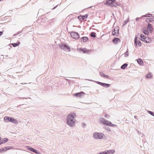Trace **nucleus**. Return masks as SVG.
<instances>
[{"instance_id": "nucleus-1", "label": "nucleus", "mask_w": 154, "mask_h": 154, "mask_svg": "<svg viewBox=\"0 0 154 154\" xmlns=\"http://www.w3.org/2000/svg\"><path fill=\"white\" fill-rule=\"evenodd\" d=\"M76 116L75 113H69L67 116L66 122L67 125L69 126L72 127L75 125V119L74 118Z\"/></svg>"}, {"instance_id": "nucleus-2", "label": "nucleus", "mask_w": 154, "mask_h": 154, "mask_svg": "<svg viewBox=\"0 0 154 154\" xmlns=\"http://www.w3.org/2000/svg\"><path fill=\"white\" fill-rule=\"evenodd\" d=\"M4 120L6 122H9L16 124H17L18 123L17 120L9 116H5L4 117Z\"/></svg>"}, {"instance_id": "nucleus-3", "label": "nucleus", "mask_w": 154, "mask_h": 154, "mask_svg": "<svg viewBox=\"0 0 154 154\" xmlns=\"http://www.w3.org/2000/svg\"><path fill=\"white\" fill-rule=\"evenodd\" d=\"M140 40L144 42L149 43L151 42V39L148 37L144 36L143 34H141L140 35Z\"/></svg>"}, {"instance_id": "nucleus-4", "label": "nucleus", "mask_w": 154, "mask_h": 154, "mask_svg": "<svg viewBox=\"0 0 154 154\" xmlns=\"http://www.w3.org/2000/svg\"><path fill=\"white\" fill-rule=\"evenodd\" d=\"M104 134L103 133H94L93 134V137L96 139H101L103 138Z\"/></svg>"}, {"instance_id": "nucleus-5", "label": "nucleus", "mask_w": 154, "mask_h": 154, "mask_svg": "<svg viewBox=\"0 0 154 154\" xmlns=\"http://www.w3.org/2000/svg\"><path fill=\"white\" fill-rule=\"evenodd\" d=\"M60 48L64 51L68 50L69 51H70V48L66 45L63 43H61L59 45Z\"/></svg>"}, {"instance_id": "nucleus-6", "label": "nucleus", "mask_w": 154, "mask_h": 154, "mask_svg": "<svg viewBox=\"0 0 154 154\" xmlns=\"http://www.w3.org/2000/svg\"><path fill=\"white\" fill-rule=\"evenodd\" d=\"M70 35L72 38L75 39H77L79 38V35L77 32H71Z\"/></svg>"}, {"instance_id": "nucleus-7", "label": "nucleus", "mask_w": 154, "mask_h": 154, "mask_svg": "<svg viewBox=\"0 0 154 154\" xmlns=\"http://www.w3.org/2000/svg\"><path fill=\"white\" fill-rule=\"evenodd\" d=\"M97 84L100 85L104 87L108 88L110 86V85L108 84L101 82L98 81H95Z\"/></svg>"}, {"instance_id": "nucleus-8", "label": "nucleus", "mask_w": 154, "mask_h": 154, "mask_svg": "<svg viewBox=\"0 0 154 154\" xmlns=\"http://www.w3.org/2000/svg\"><path fill=\"white\" fill-rule=\"evenodd\" d=\"M84 94V93L83 91H81L80 92L74 94V96H75L77 97H81L82 94Z\"/></svg>"}, {"instance_id": "nucleus-9", "label": "nucleus", "mask_w": 154, "mask_h": 154, "mask_svg": "<svg viewBox=\"0 0 154 154\" xmlns=\"http://www.w3.org/2000/svg\"><path fill=\"white\" fill-rule=\"evenodd\" d=\"M112 42L115 44H117L118 43L120 42V40L119 38H115L113 39Z\"/></svg>"}, {"instance_id": "nucleus-10", "label": "nucleus", "mask_w": 154, "mask_h": 154, "mask_svg": "<svg viewBox=\"0 0 154 154\" xmlns=\"http://www.w3.org/2000/svg\"><path fill=\"white\" fill-rule=\"evenodd\" d=\"M106 119L103 117H100L99 119L100 122L103 125L106 124L105 122L106 121Z\"/></svg>"}, {"instance_id": "nucleus-11", "label": "nucleus", "mask_w": 154, "mask_h": 154, "mask_svg": "<svg viewBox=\"0 0 154 154\" xmlns=\"http://www.w3.org/2000/svg\"><path fill=\"white\" fill-rule=\"evenodd\" d=\"M147 29L150 32H152L153 31V29L152 27V25L150 23H148L147 26Z\"/></svg>"}, {"instance_id": "nucleus-12", "label": "nucleus", "mask_w": 154, "mask_h": 154, "mask_svg": "<svg viewBox=\"0 0 154 154\" xmlns=\"http://www.w3.org/2000/svg\"><path fill=\"white\" fill-rule=\"evenodd\" d=\"M30 151L33 152L35 153L36 154H41V153L37 151L36 149L32 147L31 148Z\"/></svg>"}, {"instance_id": "nucleus-13", "label": "nucleus", "mask_w": 154, "mask_h": 154, "mask_svg": "<svg viewBox=\"0 0 154 154\" xmlns=\"http://www.w3.org/2000/svg\"><path fill=\"white\" fill-rule=\"evenodd\" d=\"M137 62L140 65L143 66V63L142 60L140 58H139L137 60Z\"/></svg>"}, {"instance_id": "nucleus-14", "label": "nucleus", "mask_w": 154, "mask_h": 154, "mask_svg": "<svg viewBox=\"0 0 154 154\" xmlns=\"http://www.w3.org/2000/svg\"><path fill=\"white\" fill-rule=\"evenodd\" d=\"M8 140V139L7 138H5L3 140H2L0 141V145L5 143Z\"/></svg>"}, {"instance_id": "nucleus-15", "label": "nucleus", "mask_w": 154, "mask_h": 154, "mask_svg": "<svg viewBox=\"0 0 154 154\" xmlns=\"http://www.w3.org/2000/svg\"><path fill=\"white\" fill-rule=\"evenodd\" d=\"M88 40V38L86 37H83L81 38V41L84 42H86Z\"/></svg>"}, {"instance_id": "nucleus-16", "label": "nucleus", "mask_w": 154, "mask_h": 154, "mask_svg": "<svg viewBox=\"0 0 154 154\" xmlns=\"http://www.w3.org/2000/svg\"><path fill=\"white\" fill-rule=\"evenodd\" d=\"M117 33V35L119 34V30L118 29H117L116 30L115 29H114V30L112 32V34L113 35H115Z\"/></svg>"}, {"instance_id": "nucleus-17", "label": "nucleus", "mask_w": 154, "mask_h": 154, "mask_svg": "<svg viewBox=\"0 0 154 154\" xmlns=\"http://www.w3.org/2000/svg\"><path fill=\"white\" fill-rule=\"evenodd\" d=\"M20 44V42H19L16 43H14L10 44V45H12L14 47H15L18 46Z\"/></svg>"}, {"instance_id": "nucleus-18", "label": "nucleus", "mask_w": 154, "mask_h": 154, "mask_svg": "<svg viewBox=\"0 0 154 154\" xmlns=\"http://www.w3.org/2000/svg\"><path fill=\"white\" fill-rule=\"evenodd\" d=\"M108 154H112L115 152V151L114 149L107 150Z\"/></svg>"}, {"instance_id": "nucleus-19", "label": "nucleus", "mask_w": 154, "mask_h": 154, "mask_svg": "<svg viewBox=\"0 0 154 154\" xmlns=\"http://www.w3.org/2000/svg\"><path fill=\"white\" fill-rule=\"evenodd\" d=\"M79 49V50L82 51L84 53H86L87 52V50L86 48L82 49V48H80L79 49H78V50Z\"/></svg>"}, {"instance_id": "nucleus-20", "label": "nucleus", "mask_w": 154, "mask_h": 154, "mask_svg": "<svg viewBox=\"0 0 154 154\" xmlns=\"http://www.w3.org/2000/svg\"><path fill=\"white\" fill-rule=\"evenodd\" d=\"M127 66L128 64L126 63H125L121 66V68L122 69H124Z\"/></svg>"}, {"instance_id": "nucleus-21", "label": "nucleus", "mask_w": 154, "mask_h": 154, "mask_svg": "<svg viewBox=\"0 0 154 154\" xmlns=\"http://www.w3.org/2000/svg\"><path fill=\"white\" fill-rule=\"evenodd\" d=\"M105 123L106 124H105L104 125H106L108 126H110V125L112 124V123L110 122L107 120H106V121L105 122Z\"/></svg>"}, {"instance_id": "nucleus-22", "label": "nucleus", "mask_w": 154, "mask_h": 154, "mask_svg": "<svg viewBox=\"0 0 154 154\" xmlns=\"http://www.w3.org/2000/svg\"><path fill=\"white\" fill-rule=\"evenodd\" d=\"M137 37H135L134 39V45L136 48L137 47Z\"/></svg>"}, {"instance_id": "nucleus-23", "label": "nucleus", "mask_w": 154, "mask_h": 154, "mask_svg": "<svg viewBox=\"0 0 154 154\" xmlns=\"http://www.w3.org/2000/svg\"><path fill=\"white\" fill-rule=\"evenodd\" d=\"M143 32L145 35H148V31L146 30V28H144L143 29Z\"/></svg>"}, {"instance_id": "nucleus-24", "label": "nucleus", "mask_w": 154, "mask_h": 154, "mask_svg": "<svg viewBox=\"0 0 154 154\" xmlns=\"http://www.w3.org/2000/svg\"><path fill=\"white\" fill-rule=\"evenodd\" d=\"M106 3L109 5V6H111L112 7H113L112 6V5H113V3H111V2L109 0H108L106 2Z\"/></svg>"}, {"instance_id": "nucleus-25", "label": "nucleus", "mask_w": 154, "mask_h": 154, "mask_svg": "<svg viewBox=\"0 0 154 154\" xmlns=\"http://www.w3.org/2000/svg\"><path fill=\"white\" fill-rule=\"evenodd\" d=\"M152 16V14H146L145 15H143L141 16V17H151Z\"/></svg>"}, {"instance_id": "nucleus-26", "label": "nucleus", "mask_w": 154, "mask_h": 154, "mask_svg": "<svg viewBox=\"0 0 154 154\" xmlns=\"http://www.w3.org/2000/svg\"><path fill=\"white\" fill-rule=\"evenodd\" d=\"M91 36L92 37H96V33L94 32H92L91 33Z\"/></svg>"}, {"instance_id": "nucleus-27", "label": "nucleus", "mask_w": 154, "mask_h": 154, "mask_svg": "<svg viewBox=\"0 0 154 154\" xmlns=\"http://www.w3.org/2000/svg\"><path fill=\"white\" fill-rule=\"evenodd\" d=\"M152 77L151 73H149L147 74L146 78H150Z\"/></svg>"}, {"instance_id": "nucleus-28", "label": "nucleus", "mask_w": 154, "mask_h": 154, "mask_svg": "<svg viewBox=\"0 0 154 154\" xmlns=\"http://www.w3.org/2000/svg\"><path fill=\"white\" fill-rule=\"evenodd\" d=\"M4 149H5V152L7 150L9 149H11V148L10 146H9L8 147H5L3 148Z\"/></svg>"}, {"instance_id": "nucleus-29", "label": "nucleus", "mask_w": 154, "mask_h": 154, "mask_svg": "<svg viewBox=\"0 0 154 154\" xmlns=\"http://www.w3.org/2000/svg\"><path fill=\"white\" fill-rule=\"evenodd\" d=\"M147 112L151 115L154 116V112L151 111H148Z\"/></svg>"}, {"instance_id": "nucleus-30", "label": "nucleus", "mask_w": 154, "mask_h": 154, "mask_svg": "<svg viewBox=\"0 0 154 154\" xmlns=\"http://www.w3.org/2000/svg\"><path fill=\"white\" fill-rule=\"evenodd\" d=\"M104 128L109 131H111V129L109 127L104 126Z\"/></svg>"}, {"instance_id": "nucleus-31", "label": "nucleus", "mask_w": 154, "mask_h": 154, "mask_svg": "<svg viewBox=\"0 0 154 154\" xmlns=\"http://www.w3.org/2000/svg\"><path fill=\"white\" fill-rule=\"evenodd\" d=\"M82 20H84L85 18H86L88 17L87 14H85L84 15H83L82 16Z\"/></svg>"}, {"instance_id": "nucleus-32", "label": "nucleus", "mask_w": 154, "mask_h": 154, "mask_svg": "<svg viewBox=\"0 0 154 154\" xmlns=\"http://www.w3.org/2000/svg\"><path fill=\"white\" fill-rule=\"evenodd\" d=\"M25 147L27 149L29 150L30 151L31 150V148H32V147H31V146H26Z\"/></svg>"}, {"instance_id": "nucleus-33", "label": "nucleus", "mask_w": 154, "mask_h": 154, "mask_svg": "<svg viewBox=\"0 0 154 154\" xmlns=\"http://www.w3.org/2000/svg\"><path fill=\"white\" fill-rule=\"evenodd\" d=\"M129 52L127 51L126 52H125V57H127L128 55Z\"/></svg>"}, {"instance_id": "nucleus-34", "label": "nucleus", "mask_w": 154, "mask_h": 154, "mask_svg": "<svg viewBox=\"0 0 154 154\" xmlns=\"http://www.w3.org/2000/svg\"><path fill=\"white\" fill-rule=\"evenodd\" d=\"M105 117L106 118L108 119L109 117V116L108 114H106L105 116Z\"/></svg>"}, {"instance_id": "nucleus-35", "label": "nucleus", "mask_w": 154, "mask_h": 154, "mask_svg": "<svg viewBox=\"0 0 154 154\" xmlns=\"http://www.w3.org/2000/svg\"><path fill=\"white\" fill-rule=\"evenodd\" d=\"M129 21V19H128V20H126L124 21V24L123 26L124 25H125Z\"/></svg>"}, {"instance_id": "nucleus-36", "label": "nucleus", "mask_w": 154, "mask_h": 154, "mask_svg": "<svg viewBox=\"0 0 154 154\" xmlns=\"http://www.w3.org/2000/svg\"><path fill=\"white\" fill-rule=\"evenodd\" d=\"M149 20V22H152V21H154L152 19V18H148L147 19V20Z\"/></svg>"}, {"instance_id": "nucleus-37", "label": "nucleus", "mask_w": 154, "mask_h": 154, "mask_svg": "<svg viewBox=\"0 0 154 154\" xmlns=\"http://www.w3.org/2000/svg\"><path fill=\"white\" fill-rule=\"evenodd\" d=\"M137 43H138V45H140V46L141 45V42L139 40V41H138Z\"/></svg>"}, {"instance_id": "nucleus-38", "label": "nucleus", "mask_w": 154, "mask_h": 154, "mask_svg": "<svg viewBox=\"0 0 154 154\" xmlns=\"http://www.w3.org/2000/svg\"><path fill=\"white\" fill-rule=\"evenodd\" d=\"M100 75L103 76V75H105L103 73V72H100Z\"/></svg>"}, {"instance_id": "nucleus-39", "label": "nucleus", "mask_w": 154, "mask_h": 154, "mask_svg": "<svg viewBox=\"0 0 154 154\" xmlns=\"http://www.w3.org/2000/svg\"><path fill=\"white\" fill-rule=\"evenodd\" d=\"M116 125L115 124H113L112 123L111 125H110L109 126H112V127H115L116 126Z\"/></svg>"}, {"instance_id": "nucleus-40", "label": "nucleus", "mask_w": 154, "mask_h": 154, "mask_svg": "<svg viewBox=\"0 0 154 154\" xmlns=\"http://www.w3.org/2000/svg\"><path fill=\"white\" fill-rule=\"evenodd\" d=\"M103 77H104L107 78H109V76L107 75H103Z\"/></svg>"}, {"instance_id": "nucleus-41", "label": "nucleus", "mask_w": 154, "mask_h": 154, "mask_svg": "<svg viewBox=\"0 0 154 154\" xmlns=\"http://www.w3.org/2000/svg\"><path fill=\"white\" fill-rule=\"evenodd\" d=\"M82 17H82V16H80L78 17V18L80 20H81L82 19Z\"/></svg>"}, {"instance_id": "nucleus-42", "label": "nucleus", "mask_w": 154, "mask_h": 154, "mask_svg": "<svg viewBox=\"0 0 154 154\" xmlns=\"http://www.w3.org/2000/svg\"><path fill=\"white\" fill-rule=\"evenodd\" d=\"M82 126L83 127H85L86 126V125L85 123H83L82 124Z\"/></svg>"}, {"instance_id": "nucleus-43", "label": "nucleus", "mask_w": 154, "mask_h": 154, "mask_svg": "<svg viewBox=\"0 0 154 154\" xmlns=\"http://www.w3.org/2000/svg\"><path fill=\"white\" fill-rule=\"evenodd\" d=\"M20 99H27V98H26V97H23V98L19 97V98H18L17 100H20Z\"/></svg>"}, {"instance_id": "nucleus-44", "label": "nucleus", "mask_w": 154, "mask_h": 154, "mask_svg": "<svg viewBox=\"0 0 154 154\" xmlns=\"http://www.w3.org/2000/svg\"><path fill=\"white\" fill-rule=\"evenodd\" d=\"M136 130L137 131L138 134L139 135H140L141 134V133L139 131H138V130Z\"/></svg>"}, {"instance_id": "nucleus-45", "label": "nucleus", "mask_w": 154, "mask_h": 154, "mask_svg": "<svg viewBox=\"0 0 154 154\" xmlns=\"http://www.w3.org/2000/svg\"><path fill=\"white\" fill-rule=\"evenodd\" d=\"M117 6V4H113V5H112V6H113V7H116V6Z\"/></svg>"}, {"instance_id": "nucleus-46", "label": "nucleus", "mask_w": 154, "mask_h": 154, "mask_svg": "<svg viewBox=\"0 0 154 154\" xmlns=\"http://www.w3.org/2000/svg\"><path fill=\"white\" fill-rule=\"evenodd\" d=\"M142 17H141L140 18H138V17H137V18H136V20L137 21L139 20V19L140 18H141Z\"/></svg>"}, {"instance_id": "nucleus-47", "label": "nucleus", "mask_w": 154, "mask_h": 154, "mask_svg": "<svg viewBox=\"0 0 154 154\" xmlns=\"http://www.w3.org/2000/svg\"><path fill=\"white\" fill-rule=\"evenodd\" d=\"M115 0H109L111 2V3H113L115 1Z\"/></svg>"}, {"instance_id": "nucleus-48", "label": "nucleus", "mask_w": 154, "mask_h": 154, "mask_svg": "<svg viewBox=\"0 0 154 154\" xmlns=\"http://www.w3.org/2000/svg\"><path fill=\"white\" fill-rule=\"evenodd\" d=\"M107 151L106 150L105 151L103 152L104 154H108L107 152Z\"/></svg>"}, {"instance_id": "nucleus-49", "label": "nucleus", "mask_w": 154, "mask_h": 154, "mask_svg": "<svg viewBox=\"0 0 154 154\" xmlns=\"http://www.w3.org/2000/svg\"><path fill=\"white\" fill-rule=\"evenodd\" d=\"M3 33V32L2 31H0V36Z\"/></svg>"}, {"instance_id": "nucleus-50", "label": "nucleus", "mask_w": 154, "mask_h": 154, "mask_svg": "<svg viewBox=\"0 0 154 154\" xmlns=\"http://www.w3.org/2000/svg\"><path fill=\"white\" fill-rule=\"evenodd\" d=\"M1 150H2V152H4L5 151V149H4L3 148H1Z\"/></svg>"}, {"instance_id": "nucleus-51", "label": "nucleus", "mask_w": 154, "mask_h": 154, "mask_svg": "<svg viewBox=\"0 0 154 154\" xmlns=\"http://www.w3.org/2000/svg\"><path fill=\"white\" fill-rule=\"evenodd\" d=\"M21 32H22V31H19V32H18L17 33V34L18 35V34H20V33H21Z\"/></svg>"}, {"instance_id": "nucleus-52", "label": "nucleus", "mask_w": 154, "mask_h": 154, "mask_svg": "<svg viewBox=\"0 0 154 154\" xmlns=\"http://www.w3.org/2000/svg\"><path fill=\"white\" fill-rule=\"evenodd\" d=\"M98 154H104L103 152H100Z\"/></svg>"}, {"instance_id": "nucleus-53", "label": "nucleus", "mask_w": 154, "mask_h": 154, "mask_svg": "<svg viewBox=\"0 0 154 154\" xmlns=\"http://www.w3.org/2000/svg\"><path fill=\"white\" fill-rule=\"evenodd\" d=\"M142 137H145V135L143 134H142Z\"/></svg>"}, {"instance_id": "nucleus-54", "label": "nucleus", "mask_w": 154, "mask_h": 154, "mask_svg": "<svg viewBox=\"0 0 154 154\" xmlns=\"http://www.w3.org/2000/svg\"><path fill=\"white\" fill-rule=\"evenodd\" d=\"M2 150H1V149H0V153H1L2 152Z\"/></svg>"}, {"instance_id": "nucleus-55", "label": "nucleus", "mask_w": 154, "mask_h": 154, "mask_svg": "<svg viewBox=\"0 0 154 154\" xmlns=\"http://www.w3.org/2000/svg\"><path fill=\"white\" fill-rule=\"evenodd\" d=\"M57 6H58V5H57L55 7L53 8V9H55V8H56V7Z\"/></svg>"}, {"instance_id": "nucleus-56", "label": "nucleus", "mask_w": 154, "mask_h": 154, "mask_svg": "<svg viewBox=\"0 0 154 154\" xmlns=\"http://www.w3.org/2000/svg\"><path fill=\"white\" fill-rule=\"evenodd\" d=\"M2 140V138L0 137V141L1 140Z\"/></svg>"}, {"instance_id": "nucleus-57", "label": "nucleus", "mask_w": 154, "mask_h": 154, "mask_svg": "<svg viewBox=\"0 0 154 154\" xmlns=\"http://www.w3.org/2000/svg\"><path fill=\"white\" fill-rule=\"evenodd\" d=\"M18 35V34H17V33H16V34H14V36L16 35Z\"/></svg>"}, {"instance_id": "nucleus-58", "label": "nucleus", "mask_w": 154, "mask_h": 154, "mask_svg": "<svg viewBox=\"0 0 154 154\" xmlns=\"http://www.w3.org/2000/svg\"><path fill=\"white\" fill-rule=\"evenodd\" d=\"M134 118H135V119H136V117H137V116H134Z\"/></svg>"}, {"instance_id": "nucleus-59", "label": "nucleus", "mask_w": 154, "mask_h": 154, "mask_svg": "<svg viewBox=\"0 0 154 154\" xmlns=\"http://www.w3.org/2000/svg\"><path fill=\"white\" fill-rule=\"evenodd\" d=\"M24 29V28H23V29H22V31H23Z\"/></svg>"}, {"instance_id": "nucleus-60", "label": "nucleus", "mask_w": 154, "mask_h": 154, "mask_svg": "<svg viewBox=\"0 0 154 154\" xmlns=\"http://www.w3.org/2000/svg\"><path fill=\"white\" fill-rule=\"evenodd\" d=\"M9 47H10L11 48L12 47L11 46H10V45L9 46Z\"/></svg>"}, {"instance_id": "nucleus-61", "label": "nucleus", "mask_w": 154, "mask_h": 154, "mask_svg": "<svg viewBox=\"0 0 154 154\" xmlns=\"http://www.w3.org/2000/svg\"><path fill=\"white\" fill-rule=\"evenodd\" d=\"M2 1V0H0V2L1 1Z\"/></svg>"}]
</instances>
